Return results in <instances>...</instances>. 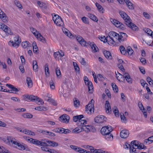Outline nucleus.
Listing matches in <instances>:
<instances>
[{"label": "nucleus", "mask_w": 153, "mask_h": 153, "mask_svg": "<svg viewBox=\"0 0 153 153\" xmlns=\"http://www.w3.org/2000/svg\"><path fill=\"white\" fill-rule=\"evenodd\" d=\"M127 37V35L126 33L120 32L118 34L115 32L111 31L109 33L108 43L110 45H112L116 43L121 42L126 40Z\"/></svg>", "instance_id": "nucleus-1"}, {"label": "nucleus", "mask_w": 153, "mask_h": 153, "mask_svg": "<svg viewBox=\"0 0 153 153\" xmlns=\"http://www.w3.org/2000/svg\"><path fill=\"white\" fill-rule=\"evenodd\" d=\"M119 14L122 18L125 20L126 25L133 30H137L138 28L134 24L131 22V20L125 13L122 11H119Z\"/></svg>", "instance_id": "nucleus-2"}, {"label": "nucleus", "mask_w": 153, "mask_h": 153, "mask_svg": "<svg viewBox=\"0 0 153 153\" xmlns=\"http://www.w3.org/2000/svg\"><path fill=\"white\" fill-rule=\"evenodd\" d=\"M53 16V20L55 24L57 25L62 26L64 24L60 16L54 13L52 14Z\"/></svg>", "instance_id": "nucleus-3"}, {"label": "nucleus", "mask_w": 153, "mask_h": 153, "mask_svg": "<svg viewBox=\"0 0 153 153\" xmlns=\"http://www.w3.org/2000/svg\"><path fill=\"white\" fill-rule=\"evenodd\" d=\"M21 42V39L19 36H16L14 38V41H10L9 44L16 48H18Z\"/></svg>", "instance_id": "nucleus-4"}, {"label": "nucleus", "mask_w": 153, "mask_h": 153, "mask_svg": "<svg viewBox=\"0 0 153 153\" xmlns=\"http://www.w3.org/2000/svg\"><path fill=\"white\" fill-rule=\"evenodd\" d=\"M5 141L10 146L17 148L19 142L16 141V140L13 137L10 136L7 137Z\"/></svg>", "instance_id": "nucleus-5"}, {"label": "nucleus", "mask_w": 153, "mask_h": 153, "mask_svg": "<svg viewBox=\"0 0 153 153\" xmlns=\"http://www.w3.org/2000/svg\"><path fill=\"white\" fill-rule=\"evenodd\" d=\"M110 20L111 23L117 27L120 28L122 30H124L126 29V25L117 20L112 18H110Z\"/></svg>", "instance_id": "nucleus-6"}, {"label": "nucleus", "mask_w": 153, "mask_h": 153, "mask_svg": "<svg viewBox=\"0 0 153 153\" xmlns=\"http://www.w3.org/2000/svg\"><path fill=\"white\" fill-rule=\"evenodd\" d=\"M94 102V100L92 99L89 102L88 104L86 105L85 111L88 114H91L92 113V111L93 112H94V106L93 103Z\"/></svg>", "instance_id": "nucleus-7"}, {"label": "nucleus", "mask_w": 153, "mask_h": 153, "mask_svg": "<svg viewBox=\"0 0 153 153\" xmlns=\"http://www.w3.org/2000/svg\"><path fill=\"white\" fill-rule=\"evenodd\" d=\"M112 130V128L111 126H107L102 128L100 131L101 134L104 135L110 133Z\"/></svg>", "instance_id": "nucleus-8"}, {"label": "nucleus", "mask_w": 153, "mask_h": 153, "mask_svg": "<svg viewBox=\"0 0 153 153\" xmlns=\"http://www.w3.org/2000/svg\"><path fill=\"white\" fill-rule=\"evenodd\" d=\"M107 118L104 116L102 115H98L95 117L94 119L95 122L97 123H101L106 121Z\"/></svg>", "instance_id": "nucleus-9"}, {"label": "nucleus", "mask_w": 153, "mask_h": 153, "mask_svg": "<svg viewBox=\"0 0 153 153\" xmlns=\"http://www.w3.org/2000/svg\"><path fill=\"white\" fill-rule=\"evenodd\" d=\"M81 128L82 129L83 131H84L87 133L92 131V130L93 132L96 130L93 126H90L89 125L82 126H81Z\"/></svg>", "instance_id": "nucleus-10"}, {"label": "nucleus", "mask_w": 153, "mask_h": 153, "mask_svg": "<svg viewBox=\"0 0 153 153\" xmlns=\"http://www.w3.org/2000/svg\"><path fill=\"white\" fill-rule=\"evenodd\" d=\"M0 28L1 29L8 34H12V33L11 32V31L10 28L8 27L6 25L1 22H0Z\"/></svg>", "instance_id": "nucleus-11"}, {"label": "nucleus", "mask_w": 153, "mask_h": 153, "mask_svg": "<svg viewBox=\"0 0 153 153\" xmlns=\"http://www.w3.org/2000/svg\"><path fill=\"white\" fill-rule=\"evenodd\" d=\"M30 101L34 102H38L40 103V104H39V105H42L44 103V102L42 99L39 98L37 96L31 95H30Z\"/></svg>", "instance_id": "nucleus-12"}, {"label": "nucleus", "mask_w": 153, "mask_h": 153, "mask_svg": "<svg viewBox=\"0 0 153 153\" xmlns=\"http://www.w3.org/2000/svg\"><path fill=\"white\" fill-rule=\"evenodd\" d=\"M69 116L66 114H64L59 117V120L60 121L63 123H68L69 120Z\"/></svg>", "instance_id": "nucleus-13"}, {"label": "nucleus", "mask_w": 153, "mask_h": 153, "mask_svg": "<svg viewBox=\"0 0 153 153\" xmlns=\"http://www.w3.org/2000/svg\"><path fill=\"white\" fill-rule=\"evenodd\" d=\"M129 133L128 130H123L120 133V136L123 138H126L129 135Z\"/></svg>", "instance_id": "nucleus-14"}, {"label": "nucleus", "mask_w": 153, "mask_h": 153, "mask_svg": "<svg viewBox=\"0 0 153 153\" xmlns=\"http://www.w3.org/2000/svg\"><path fill=\"white\" fill-rule=\"evenodd\" d=\"M76 39L83 46H87L86 42L80 36H78L76 37Z\"/></svg>", "instance_id": "nucleus-15"}, {"label": "nucleus", "mask_w": 153, "mask_h": 153, "mask_svg": "<svg viewBox=\"0 0 153 153\" xmlns=\"http://www.w3.org/2000/svg\"><path fill=\"white\" fill-rule=\"evenodd\" d=\"M0 18L2 19L3 22L4 23L7 22V21L8 18L6 14L1 10H0Z\"/></svg>", "instance_id": "nucleus-16"}, {"label": "nucleus", "mask_w": 153, "mask_h": 153, "mask_svg": "<svg viewBox=\"0 0 153 153\" xmlns=\"http://www.w3.org/2000/svg\"><path fill=\"white\" fill-rule=\"evenodd\" d=\"M85 82V85H88L89 93H92L93 92L92 90L93 88V86L92 83L89 81H87Z\"/></svg>", "instance_id": "nucleus-17"}, {"label": "nucleus", "mask_w": 153, "mask_h": 153, "mask_svg": "<svg viewBox=\"0 0 153 153\" xmlns=\"http://www.w3.org/2000/svg\"><path fill=\"white\" fill-rule=\"evenodd\" d=\"M6 86L8 87L9 88L11 89V91H13L11 92V93H16V92H18L19 91V90L18 89L14 86L13 85L10 84H7L6 85Z\"/></svg>", "instance_id": "nucleus-18"}, {"label": "nucleus", "mask_w": 153, "mask_h": 153, "mask_svg": "<svg viewBox=\"0 0 153 153\" xmlns=\"http://www.w3.org/2000/svg\"><path fill=\"white\" fill-rule=\"evenodd\" d=\"M49 140H42L41 141L40 146H49Z\"/></svg>", "instance_id": "nucleus-19"}, {"label": "nucleus", "mask_w": 153, "mask_h": 153, "mask_svg": "<svg viewBox=\"0 0 153 153\" xmlns=\"http://www.w3.org/2000/svg\"><path fill=\"white\" fill-rule=\"evenodd\" d=\"M90 147L91 148V151L94 153H105V151H103L100 149H94L92 146H91Z\"/></svg>", "instance_id": "nucleus-20"}, {"label": "nucleus", "mask_w": 153, "mask_h": 153, "mask_svg": "<svg viewBox=\"0 0 153 153\" xmlns=\"http://www.w3.org/2000/svg\"><path fill=\"white\" fill-rule=\"evenodd\" d=\"M64 55V53L62 51L60 50V51H58L56 52H54V57H57L58 56H59L62 57Z\"/></svg>", "instance_id": "nucleus-21"}, {"label": "nucleus", "mask_w": 153, "mask_h": 153, "mask_svg": "<svg viewBox=\"0 0 153 153\" xmlns=\"http://www.w3.org/2000/svg\"><path fill=\"white\" fill-rule=\"evenodd\" d=\"M125 1H126V4L128 8L131 10L133 9H134V7L133 4L129 0H125Z\"/></svg>", "instance_id": "nucleus-22"}, {"label": "nucleus", "mask_w": 153, "mask_h": 153, "mask_svg": "<svg viewBox=\"0 0 153 153\" xmlns=\"http://www.w3.org/2000/svg\"><path fill=\"white\" fill-rule=\"evenodd\" d=\"M21 45L22 47L24 48H25L27 47H29L31 45V44L27 41L22 42Z\"/></svg>", "instance_id": "nucleus-23"}, {"label": "nucleus", "mask_w": 153, "mask_h": 153, "mask_svg": "<svg viewBox=\"0 0 153 153\" xmlns=\"http://www.w3.org/2000/svg\"><path fill=\"white\" fill-rule=\"evenodd\" d=\"M26 82L29 88H31L33 86V82L30 78L27 77L26 79Z\"/></svg>", "instance_id": "nucleus-24"}, {"label": "nucleus", "mask_w": 153, "mask_h": 153, "mask_svg": "<svg viewBox=\"0 0 153 153\" xmlns=\"http://www.w3.org/2000/svg\"><path fill=\"white\" fill-rule=\"evenodd\" d=\"M35 36L38 40L41 41L42 42H44L45 41V39L39 33V34H37Z\"/></svg>", "instance_id": "nucleus-25"}, {"label": "nucleus", "mask_w": 153, "mask_h": 153, "mask_svg": "<svg viewBox=\"0 0 153 153\" xmlns=\"http://www.w3.org/2000/svg\"><path fill=\"white\" fill-rule=\"evenodd\" d=\"M83 115L75 116L73 117V120L74 121L76 122L78 121H79L80 119H82L83 118Z\"/></svg>", "instance_id": "nucleus-26"}, {"label": "nucleus", "mask_w": 153, "mask_h": 153, "mask_svg": "<svg viewBox=\"0 0 153 153\" xmlns=\"http://www.w3.org/2000/svg\"><path fill=\"white\" fill-rule=\"evenodd\" d=\"M103 135L105 136V138L108 140H112L113 139V135L110 133Z\"/></svg>", "instance_id": "nucleus-27"}, {"label": "nucleus", "mask_w": 153, "mask_h": 153, "mask_svg": "<svg viewBox=\"0 0 153 153\" xmlns=\"http://www.w3.org/2000/svg\"><path fill=\"white\" fill-rule=\"evenodd\" d=\"M37 3L41 8L45 9H47V6L46 4L43 2L38 1L37 2Z\"/></svg>", "instance_id": "nucleus-28"}, {"label": "nucleus", "mask_w": 153, "mask_h": 153, "mask_svg": "<svg viewBox=\"0 0 153 153\" xmlns=\"http://www.w3.org/2000/svg\"><path fill=\"white\" fill-rule=\"evenodd\" d=\"M88 16L91 20L97 22L98 21V19L97 17L93 14L88 13Z\"/></svg>", "instance_id": "nucleus-29"}, {"label": "nucleus", "mask_w": 153, "mask_h": 153, "mask_svg": "<svg viewBox=\"0 0 153 153\" xmlns=\"http://www.w3.org/2000/svg\"><path fill=\"white\" fill-rule=\"evenodd\" d=\"M87 124L86 121L85 120H82V119H80L79 120L77 123V125L78 126H81L82 125L84 126ZM83 125H82V126Z\"/></svg>", "instance_id": "nucleus-30"}, {"label": "nucleus", "mask_w": 153, "mask_h": 153, "mask_svg": "<svg viewBox=\"0 0 153 153\" xmlns=\"http://www.w3.org/2000/svg\"><path fill=\"white\" fill-rule=\"evenodd\" d=\"M91 48L92 50V51L94 52H97L98 51H99V49L97 46H96L95 44H91Z\"/></svg>", "instance_id": "nucleus-31"}, {"label": "nucleus", "mask_w": 153, "mask_h": 153, "mask_svg": "<svg viewBox=\"0 0 153 153\" xmlns=\"http://www.w3.org/2000/svg\"><path fill=\"white\" fill-rule=\"evenodd\" d=\"M32 140V143L37 146H40L41 141L34 139Z\"/></svg>", "instance_id": "nucleus-32"}, {"label": "nucleus", "mask_w": 153, "mask_h": 153, "mask_svg": "<svg viewBox=\"0 0 153 153\" xmlns=\"http://www.w3.org/2000/svg\"><path fill=\"white\" fill-rule=\"evenodd\" d=\"M95 4L99 11L101 12H102V13H103L104 10L102 6L97 3H96Z\"/></svg>", "instance_id": "nucleus-33"}, {"label": "nucleus", "mask_w": 153, "mask_h": 153, "mask_svg": "<svg viewBox=\"0 0 153 153\" xmlns=\"http://www.w3.org/2000/svg\"><path fill=\"white\" fill-rule=\"evenodd\" d=\"M103 53L105 57H109V56H111L110 52L108 51L105 50L103 51Z\"/></svg>", "instance_id": "nucleus-34"}, {"label": "nucleus", "mask_w": 153, "mask_h": 153, "mask_svg": "<svg viewBox=\"0 0 153 153\" xmlns=\"http://www.w3.org/2000/svg\"><path fill=\"white\" fill-rule=\"evenodd\" d=\"M73 65L76 71L78 73H79L80 72V68L77 63L76 62H73Z\"/></svg>", "instance_id": "nucleus-35"}, {"label": "nucleus", "mask_w": 153, "mask_h": 153, "mask_svg": "<svg viewBox=\"0 0 153 153\" xmlns=\"http://www.w3.org/2000/svg\"><path fill=\"white\" fill-rule=\"evenodd\" d=\"M138 151L136 150V148H134V146H130V153H138Z\"/></svg>", "instance_id": "nucleus-36"}, {"label": "nucleus", "mask_w": 153, "mask_h": 153, "mask_svg": "<svg viewBox=\"0 0 153 153\" xmlns=\"http://www.w3.org/2000/svg\"><path fill=\"white\" fill-rule=\"evenodd\" d=\"M137 148L138 149H147V147L144 146L143 143H141L140 142V143L139 144Z\"/></svg>", "instance_id": "nucleus-37"}, {"label": "nucleus", "mask_w": 153, "mask_h": 153, "mask_svg": "<svg viewBox=\"0 0 153 153\" xmlns=\"http://www.w3.org/2000/svg\"><path fill=\"white\" fill-rule=\"evenodd\" d=\"M99 39H100L101 41H103L104 42H108V39H109V36H107L105 38V36L103 37H100L99 38Z\"/></svg>", "instance_id": "nucleus-38"}, {"label": "nucleus", "mask_w": 153, "mask_h": 153, "mask_svg": "<svg viewBox=\"0 0 153 153\" xmlns=\"http://www.w3.org/2000/svg\"><path fill=\"white\" fill-rule=\"evenodd\" d=\"M22 116L25 118H30L33 117V115L30 113H25L22 115Z\"/></svg>", "instance_id": "nucleus-39"}, {"label": "nucleus", "mask_w": 153, "mask_h": 153, "mask_svg": "<svg viewBox=\"0 0 153 153\" xmlns=\"http://www.w3.org/2000/svg\"><path fill=\"white\" fill-rule=\"evenodd\" d=\"M49 146H58V144L56 142L49 140Z\"/></svg>", "instance_id": "nucleus-40"}, {"label": "nucleus", "mask_w": 153, "mask_h": 153, "mask_svg": "<svg viewBox=\"0 0 153 153\" xmlns=\"http://www.w3.org/2000/svg\"><path fill=\"white\" fill-rule=\"evenodd\" d=\"M119 49L122 54L124 55L126 53V51L123 46L122 45L120 46Z\"/></svg>", "instance_id": "nucleus-41"}, {"label": "nucleus", "mask_w": 153, "mask_h": 153, "mask_svg": "<svg viewBox=\"0 0 153 153\" xmlns=\"http://www.w3.org/2000/svg\"><path fill=\"white\" fill-rule=\"evenodd\" d=\"M140 143V142L137 140H134L132 141L131 142V146H134V145L135 146L137 147L139 144Z\"/></svg>", "instance_id": "nucleus-42"}, {"label": "nucleus", "mask_w": 153, "mask_h": 153, "mask_svg": "<svg viewBox=\"0 0 153 153\" xmlns=\"http://www.w3.org/2000/svg\"><path fill=\"white\" fill-rule=\"evenodd\" d=\"M35 109L38 111H45L47 110V108L46 107L43 106H37L35 108Z\"/></svg>", "instance_id": "nucleus-43"}, {"label": "nucleus", "mask_w": 153, "mask_h": 153, "mask_svg": "<svg viewBox=\"0 0 153 153\" xmlns=\"http://www.w3.org/2000/svg\"><path fill=\"white\" fill-rule=\"evenodd\" d=\"M127 51L129 55H131L134 51L131 47L128 46L127 49Z\"/></svg>", "instance_id": "nucleus-44"}, {"label": "nucleus", "mask_w": 153, "mask_h": 153, "mask_svg": "<svg viewBox=\"0 0 153 153\" xmlns=\"http://www.w3.org/2000/svg\"><path fill=\"white\" fill-rule=\"evenodd\" d=\"M25 145V144L24 143H22V144H21L19 142L17 148L20 150H23Z\"/></svg>", "instance_id": "nucleus-45"}, {"label": "nucleus", "mask_w": 153, "mask_h": 153, "mask_svg": "<svg viewBox=\"0 0 153 153\" xmlns=\"http://www.w3.org/2000/svg\"><path fill=\"white\" fill-rule=\"evenodd\" d=\"M30 30L33 34L36 36V35L37 34H39V32L37 31L36 29L33 28V27H31L30 28Z\"/></svg>", "instance_id": "nucleus-46"}, {"label": "nucleus", "mask_w": 153, "mask_h": 153, "mask_svg": "<svg viewBox=\"0 0 153 153\" xmlns=\"http://www.w3.org/2000/svg\"><path fill=\"white\" fill-rule=\"evenodd\" d=\"M143 30L147 34L150 36V34H152L153 31L150 29L147 28H145L143 29Z\"/></svg>", "instance_id": "nucleus-47"}, {"label": "nucleus", "mask_w": 153, "mask_h": 153, "mask_svg": "<svg viewBox=\"0 0 153 153\" xmlns=\"http://www.w3.org/2000/svg\"><path fill=\"white\" fill-rule=\"evenodd\" d=\"M111 85L114 91L115 92L117 93L118 89L117 85L115 84L114 83H112Z\"/></svg>", "instance_id": "nucleus-48"}, {"label": "nucleus", "mask_w": 153, "mask_h": 153, "mask_svg": "<svg viewBox=\"0 0 153 153\" xmlns=\"http://www.w3.org/2000/svg\"><path fill=\"white\" fill-rule=\"evenodd\" d=\"M80 128H81V127H80ZM82 131V129H81V128L79 129V128L76 127L73 130V132L76 133H78L81 132Z\"/></svg>", "instance_id": "nucleus-49"}, {"label": "nucleus", "mask_w": 153, "mask_h": 153, "mask_svg": "<svg viewBox=\"0 0 153 153\" xmlns=\"http://www.w3.org/2000/svg\"><path fill=\"white\" fill-rule=\"evenodd\" d=\"M125 78L126 81L128 82L129 83H132V79L130 77V76H125Z\"/></svg>", "instance_id": "nucleus-50"}, {"label": "nucleus", "mask_w": 153, "mask_h": 153, "mask_svg": "<svg viewBox=\"0 0 153 153\" xmlns=\"http://www.w3.org/2000/svg\"><path fill=\"white\" fill-rule=\"evenodd\" d=\"M119 74H120V76L121 77V78H119L120 77V76L117 77V79L120 82H123L125 81V77L122 74H121L120 73H119Z\"/></svg>", "instance_id": "nucleus-51"}, {"label": "nucleus", "mask_w": 153, "mask_h": 153, "mask_svg": "<svg viewBox=\"0 0 153 153\" xmlns=\"http://www.w3.org/2000/svg\"><path fill=\"white\" fill-rule=\"evenodd\" d=\"M23 132L25 134H27L28 135H34V133L33 132H31V131H30L29 130L27 131H23Z\"/></svg>", "instance_id": "nucleus-52"}, {"label": "nucleus", "mask_w": 153, "mask_h": 153, "mask_svg": "<svg viewBox=\"0 0 153 153\" xmlns=\"http://www.w3.org/2000/svg\"><path fill=\"white\" fill-rule=\"evenodd\" d=\"M70 147L71 149H72L74 150L75 151H76L77 152H78V150L79 149V147H78V146H75L72 145H70Z\"/></svg>", "instance_id": "nucleus-53"}, {"label": "nucleus", "mask_w": 153, "mask_h": 153, "mask_svg": "<svg viewBox=\"0 0 153 153\" xmlns=\"http://www.w3.org/2000/svg\"><path fill=\"white\" fill-rule=\"evenodd\" d=\"M45 74L46 75L47 74V72L48 73V74H49V68H48V64L47 63H46L45 65Z\"/></svg>", "instance_id": "nucleus-54"}, {"label": "nucleus", "mask_w": 153, "mask_h": 153, "mask_svg": "<svg viewBox=\"0 0 153 153\" xmlns=\"http://www.w3.org/2000/svg\"><path fill=\"white\" fill-rule=\"evenodd\" d=\"M56 73L57 77H58L61 74L60 69L58 67L56 68Z\"/></svg>", "instance_id": "nucleus-55"}, {"label": "nucleus", "mask_w": 153, "mask_h": 153, "mask_svg": "<svg viewBox=\"0 0 153 153\" xmlns=\"http://www.w3.org/2000/svg\"><path fill=\"white\" fill-rule=\"evenodd\" d=\"M114 114L115 116L116 117H118L119 116V111L118 110L117 108V107H115V109H114Z\"/></svg>", "instance_id": "nucleus-56"}, {"label": "nucleus", "mask_w": 153, "mask_h": 153, "mask_svg": "<svg viewBox=\"0 0 153 153\" xmlns=\"http://www.w3.org/2000/svg\"><path fill=\"white\" fill-rule=\"evenodd\" d=\"M24 98V99H27L26 100H27V101H29V100H30V95H25L23 96Z\"/></svg>", "instance_id": "nucleus-57"}, {"label": "nucleus", "mask_w": 153, "mask_h": 153, "mask_svg": "<svg viewBox=\"0 0 153 153\" xmlns=\"http://www.w3.org/2000/svg\"><path fill=\"white\" fill-rule=\"evenodd\" d=\"M78 151V152L80 153H87V151L84 149H82L80 147H79Z\"/></svg>", "instance_id": "nucleus-58"}, {"label": "nucleus", "mask_w": 153, "mask_h": 153, "mask_svg": "<svg viewBox=\"0 0 153 153\" xmlns=\"http://www.w3.org/2000/svg\"><path fill=\"white\" fill-rule=\"evenodd\" d=\"M82 21L85 24H88L89 23L88 19L85 17H83L82 18Z\"/></svg>", "instance_id": "nucleus-59"}, {"label": "nucleus", "mask_w": 153, "mask_h": 153, "mask_svg": "<svg viewBox=\"0 0 153 153\" xmlns=\"http://www.w3.org/2000/svg\"><path fill=\"white\" fill-rule=\"evenodd\" d=\"M74 105L75 107H77L79 105V102L78 100H76L75 99V100H74Z\"/></svg>", "instance_id": "nucleus-60"}, {"label": "nucleus", "mask_w": 153, "mask_h": 153, "mask_svg": "<svg viewBox=\"0 0 153 153\" xmlns=\"http://www.w3.org/2000/svg\"><path fill=\"white\" fill-rule=\"evenodd\" d=\"M105 108H111L110 104L108 101L107 100L105 101Z\"/></svg>", "instance_id": "nucleus-61"}, {"label": "nucleus", "mask_w": 153, "mask_h": 153, "mask_svg": "<svg viewBox=\"0 0 153 153\" xmlns=\"http://www.w3.org/2000/svg\"><path fill=\"white\" fill-rule=\"evenodd\" d=\"M117 66L118 68L123 72L125 71V69L123 65L121 64H118Z\"/></svg>", "instance_id": "nucleus-62"}, {"label": "nucleus", "mask_w": 153, "mask_h": 153, "mask_svg": "<svg viewBox=\"0 0 153 153\" xmlns=\"http://www.w3.org/2000/svg\"><path fill=\"white\" fill-rule=\"evenodd\" d=\"M15 4L17 7L19 8H21L22 7V5L18 1H15Z\"/></svg>", "instance_id": "nucleus-63"}, {"label": "nucleus", "mask_w": 153, "mask_h": 153, "mask_svg": "<svg viewBox=\"0 0 153 153\" xmlns=\"http://www.w3.org/2000/svg\"><path fill=\"white\" fill-rule=\"evenodd\" d=\"M11 99L15 102H20V100L18 98L15 97H11Z\"/></svg>", "instance_id": "nucleus-64"}]
</instances>
